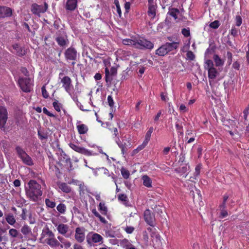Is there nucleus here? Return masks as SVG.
<instances>
[{
  "label": "nucleus",
  "mask_w": 249,
  "mask_h": 249,
  "mask_svg": "<svg viewBox=\"0 0 249 249\" xmlns=\"http://www.w3.org/2000/svg\"><path fill=\"white\" fill-rule=\"evenodd\" d=\"M28 187H25L27 197L32 201L36 202L42 195L41 185L36 181L32 179L28 183Z\"/></svg>",
  "instance_id": "1"
},
{
  "label": "nucleus",
  "mask_w": 249,
  "mask_h": 249,
  "mask_svg": "<svg viewBox=\"0 0 249 249\" xmlns=\"http://www.w3.org/2000/svg\"><path fill=\"white\" fill-rule=\"evenodd\" d=\"M39 242L49 245L53 249L58 247L63 248V246L56 239L54 234L48 228L44 229L39 238Z\"/></svg>",
  "instance_id": "2"
},
{
  "label": "nucleus",
  "mask_w": 249,
  "mask_h": 249,
  "mask_svg": "<svg viewBox=\"0 0 249 249\" xmlns=\"http://www.w3.org/2000/svg\"><path fill=\"white\" fill-rule=\"evenodd\" d=\"M154 43L146 38L139 37L136 38L135 48L140 50H151L154 48Z\"/></svg>",
  "instance_id": "3"
},
{
  "label": "nucleus",
  "mask_w": 249,
  "mask_h": 249,
  "mask_svg": "<svg viewBox=\"0 0 249 249\" xmlns=\"http://www.w3.org/2000/svg\"><path fill=\"white\" fill-rule=\"evenodd\" d=\"M66 60L71 62V65L74 66L76 64L75 61L77 59V52L76 50L72 47L68 48L64 53Z\"/></svg>",
  "instance_id": "4"
},
{
  "label": "nucleus",
  "mask_w": 249,
  "mask_h": 249,
  "mask_svg": "<svg viewBox=\"0 0 249 249\" xmlns=\"http://www.w3.org/2000/svg\"><path fill=\"white\" fill-rule=\"evenodd\" d=\"M18 83L22 91L25 92H29L31 90L32 84L31 79L29 78H20Z\"/></svg>",
  "instance_id": "5"
},
{
  "label": "nucleus",
  "mask_w": 249,
  "mask_h": 249,
  "mask_svg": "<svg viewBox=\"0 0 249 249\" xmlns=\"http://www.w3.org/2000/svg\"><path fill=\"white\" fill-rule=\"evenodd\" d=\"M8 120V111L5 107L0 105V129H4Z\"/></svg>",
  "instance_id": "6"
},
{
  "label": "nucleus",
  "mask_w": 249,
  "mask_h": 249,
  "mask_svg": "<svg viewBox=\"0 0 249 249\" xmlns=\"http://www.w3.org/2000/svg\"><path fill=\"white\" fill-rule=\"evenodd\" d=\"M69 145L72 150L80 154L87 156H90L93 155L91 151L89 150L84 147L79 146V145L75 144L74 143L71 142L69 144Z\"/></svg>",
  "instance_id": "7"
},
{
  "label": "nucleus",
  "mask_w": 249,
  "mask_h": 249,
  "mask_svg": "<svg viewBox=\"0 0 249 249\" xmlns=\"http://www.w3.org/2000/svg\"><path fill=\"white\" fill-rule=\"evenodd\" d=\"M86 229L83 227H78L75 230V239L78 243H82L85 239Z\"/></svg>",
  "instance_id": "8"
},
{
  "label": "nucleus",
  "mask_w": 249,
  "mask_h": 249,
  "mask_svg": "<svg viewBox=\"0 0 249 249\" xmlns=\"http://www.w3.org/2000/svg\"><path fill=\"white\" fill-rule=\"evenodd\" d=\"M117 73V69L114 67H111L110 71L107 68L105 69V80L108 85L110 84L111 82L113 80V77L116 76Z\"/></svg>",
  "instance_id": "9"
},
{
  "label": "nucleus",
  "mask_w": 249,
  "mask_h": 249,
  "mask_svg": "<svg viewBox=\"0 0 249 249\" xmlns=\"http://www.w3.org/2000/svg\"><path fill=\"white\" fill-rule=\"evenodd\" d=\"M61 83L62 84V88L65 91L70 93L72 87V81L70 77L65 76L61 79Z\"/></svg>",
  "instance_id": "10"
},
{
  "label": "nucleus",
  "mask_w": 249,
  "mask_h": 249,
  "mask_svg": "<svg viewBox=\"0 0 249 249\" xmlns=\"http://www.w3.org/2000/svg\"><path fill=\"white\" fill-rule=\"evenodd\" d=\"M145 221L151 227L154 226L155 216L153 213L149 209H146L143 213Z\"/></svg>",
  "instance_id": "11"
},
{
  "label": "nucleus",
  "mask_w": 249,
  "mask_h": 249,
  "mask_svg": "<svg viewBox=\"0 0 249 249\" xmlns=\"http://www.w3.org/2000/svg\"><path fill=\"white\" fill-rule=\"evenodd\" d=\"M77 3L78 0H67L65 8L66 10L73 11L77 8Z\"/></svg>",
  "instance_id": "12"
},
{
  "label": "nucleus",
  "mask_w": 249,
  "mask_h": 249,
  "mask_svg": "<svg viewBox=\"0 0 249 249\" xmlns=\"http://www.w3.org/2000/svg\"><path fill=\"white\" fill-rule=\"evenodd\" d=\"M55 41L60 47H62L66 46L69 43V40L65 33L63 36H57L55 38Z\"/></svg>",
  "instance_id": "13"
},
{
  "label": "nucleus",
  "mask_w": 249,
  "mask_h": 249,
  "mask_svg": "<svg viewBox=\"0 0 249 249\" xmlns=\"http://www.w3.org/2000/svg\"><path fill=\"white\" fill-rule=\"evenodd\" d=\"M12 48L15 51L16 54L18 56H23L26 54L24 48L22 47L18 43L13 44Z\"/></svg>",
  "instance_id": "14"
},
{
  "label": "nucleus",
  "mask_w": 249,
  "mask_h": 249,
  "mask_svg": "<svg viewBox=\"0 0 249 249\" xmlns=\"http://www.w3.org/2000/svg\"><path fill=\"white\" fill-rule=\"evenodd\" d=\"M49 170L50 172H53L57 178L60 177L61 174L60 170L53 160L49 162Z\"/></svg>",
  "instance_id": "15"
},
{
  "label": "nucleus",
  "mask_w": 249,
  "mask_h": 249,
  "mask_svg": "<svg viewBox=\"0 0 249 249\" xmlns=\"http://www.w3.org/2000/svg\"><path fill=\"white\" fill-rule=\"evenodd\" d=\"M11 15L12 10L11 8L4 6H0V18L9 17Z\"/></svg>",
  "instance_id": "16"
},
{
  "label": "nucleus",
  "mask_w": 249,
  "mask_h": 249,
  "mask_svg": "<svg viewBox=\"0 0 249 249\" xmlns=\"http://www.w3.org/2000/svg\"><path fill=\"white\" fill-rule=\"evenodd\" d=\"M180 11L178 9L170 6L168 8L167 15L173 17L175 20H177L178 18V15Z\"/></svg>",
  "instance_id": "17"
},
{
  "label": "nucleus",
  "mask_w": 249,
  "mask_h": 249,
  "mask_svg": "<svg viewBox=\"0 0 249 249\" xmlns=\"http://www.w3.org/2000/svg\"><path fill=\"white\" fill-rule=\"evenodd\" d=\"M147 230L151 232V237L153 241L155 240L156 242H160V236L159 234L156 233L155 229H153L151 227H148L147 228Z\"/></svg>",
  "instance_id": "18"
},
{
  "label": "nucleus",
  "mask_w": 249,
  "mask_h": 249,
  "mask_svg": "<svg viewBox=\"0 0 249 249\" xmlns=\"http://www.w3.org/2000/svg\"><path fill=\"white\" fill-rule=\"evenodd\" d=\"M155 53L160 56H164L168 53L165 44H163L157 49Z\"/></svg>",
  "instance_id": "19"
},
{
  "label": "nucleus",
  "mask_w": 249,
  "mask_h": 249,
  "mask_svg": "<svg viewBox=\"0 0 249 249\" xmlns=\"http://www.w3.org/2000/svg\"><path fill=\"white\" fill-rule=\"evenodd\" d=\"M90 239L93 243L101 244L103 242V237L100 234L97 233H92Z\"/></svg>",
  "instance_id": "20"
},
{
  "label": "nucleus",
  "mask_w": 249,
  "mask_h": 249,
  "mask_svg": "<svg viewBox=\"0 0 249 249\" xmlns=\"http://www.w3.org/2000/svg\"><path fill=\"white\" fill-rule=\"evenodd\" d=\"M219 74V72L216 68H211L208 71V76L209 79L210 85H211L210 79H214Z\"/></svg>",
  "instance_id": "21"
},
{
  "label": "nucleus",
  "mask_w": 249,
  "mask_h": 249,
  "mask_svg": "<svg viewBox=\"0 0 249 249\" xmlns=\"http://www.w3.org/2000/svg\"><path fill=\"white\" fill-rule=\"evenodd\" d=\"M69 229V226L67 224H60L58 225L57 227V230L58 232L64 235H65L66 234L68 231Z\"/></svg>",
  "instance_id": "22"
},
{
  "label": "nucleus",
  "mask_w": 249,
  "mask_h": 249,
  "mask_svg": "<svg viewBox=\"0 0 249 249\" xmlns=\"http://www.w3.org/2000/svg\"><path fill=\"white\" fill-rule=\"evenodd\" d=\"M165 45L167 47L168 53L177 50L179 46V42H167Z\"/></svg>",
  "instance_id": "23"
},
{
  "label": "nucleus",
  "mask_w": 249,
  "mask_h": 249,
  "mask_svg": "<svg viewBox=\"0 0 249 249\" xmlns=\"http://www.w3.org/2000/svg\"><path fill=\"white\" fill-rule=\"evenodd\" d=\"M115 141L119 147L121 148L122 153L123 155H124L127 151V148L126 147V143H123L122 142H121L119 137H117V138L115 139Z\"/></svg>",
  "instance_id": "24"
},
{
  "label": "nucleus",
  "mask_w": 249,
  "mask_h": 249,
  "mask_svg": "<svg viewBox=\"0 0 249 249\" xmlns=\"http://www.w3.org/2000/svg\"><path fill=\"white\" fill-rule=\"evenodd\" d=\"M20 159L22 162L27 165L32 166L34 165V161L27 154H26V156H24Z\"/></svg>",
  "instance_id": "25"
},
{
  "label": "nucleus",
  "mask_w": 249,
  "mask_h": 249,
  "mask_svg": "<svg viewBox=\"0 0 249 249\" xmlns=\"http://www.w3.org/2000/svg\"><path fill=\"white\" fill-rule=\"evenodd\" d=\"M76 127L77 131L80 134H85L89 130L88 126L83 124L77 125Z\"/></svg>",
  "instance_id": "26"
},
{
  "label": "nucleus",
  "mask_w": 249,
  "mask_h": 249,
  "mask_svg": "<svg viewBox=\"0 0 249 249\" xmlns=\"http://www.w3.org/2000/svg\"><path fill=\"white\" fill-rule=\"evenodd\" d=\"M31 11L33 14L37 15H39L41 13L44 12L42 10L41 6L36 3H34L32 5Z\"/></svg>",
  "instance_id": "27"
},
{
  "label": "nucleus",
  "mask_w": 249,
  "mask_h": 249,
  "mask_svg": "<svg viewBox=\"0 0 249 249\" xmlns=\"http://www.w3.org/2000/svg\"><path fill=\"white\" fill-rule=\"evenodd\" d=\"M58 185L59 188L64 193H69L71 191V188L66 183L60 182Z\"/></svg>",
  "instance_id": "28"
},
{
  "label": "nucleus",
  "mask_w": 249,
  "mask_h": 249,
  "mask_svg": "<svg viewBox=\"0 0 249 249\" xmlns=\"http://www.w3.org/2000/svg\"><path fill=\"white\" fill-rule=\"evenodd\" d=\"M213 59L216 67L222 66L224 64V60L221 59L216 54H214Z\"/></svg>",
  "instance_id": "29"
},
{
  "label": "nucleus",
  "mask_w": 249,
  "mask_h": 249,
  "mask_svg": "<svg viewBox=\"0 0 249 249\" xmlns=\"http://www.w3.org/2000/svg\"><path fill=\"white\" fill-rule=\"evenodd\" d=\"M136 38V37L134 38L133 39H129V38L124 39L123 40L122 42L124 45L131 46H132V47L135 48Z\"/></svg>",
  "instance_id": "30"
},
{
  "label": "nucleus",
  "mask_w": 249,
  "mask_h": 249,
  "mask_svg": "<svg viewBox=\"0 0 249 249\" xmlns=\"http://www.w3.org/2000/svg\"><path fill=\"white\" fill-rule=\"evenodd\" d=\"M142 179L143 180V184L144 186L148 188L152 187V180L148 176H143L142 177Z\"/></svg>",
  "instance_id": "31"
},
{
  "label": "nucleus",
  "mask_w": 249,
  "mask_h": 249,
  "mask_svg": "<svg viewBox=\"0 0 249 249\" xmlns=\"http://www.w3.org/2000/svg\"><path fill=\"white\" fill-rule=\"evenodd\" d=\"M57 239L58 240V241L62 243L60 244L63 246V248L65 247V248H69L71 246V242L69 241L66 240L63 237L58 236L57 237Z\"/></svg>",
  "instance_id": "32"
},
{
  "label": "nucleus",
  "mask_w": 249,
  "mask_h": 249,
  "mask_svg": "<svg viewBox=\"0 0 249 249\" xmlns=\"http://www.w3.org/2000/svg\"><path fill=\"white\" fill-rule=\"evenodd\" d=\"M98 210L104 215H107V208L104 203L100 202L98 206Z\"/></svg>",
  "instance_id": "33"
},
{
  "label": "nucleus",
  "mask_w": 249,
  "mask_h": 249,
  "mask_svg": "<svg viewBox=\"0 0 249 249\" xmlns=\"http://www.w3.org/2000/svg\"><path fill=\"white\" fill-rule=\"evenodd\" d=\"M15 150L18 157L21 159L24 156H26L27 153L20 146H16Z\"/></svg>",
  "instance_id": "34"
},
{
  "label": "nucleus",
  "mask_w": 249,
  "mask_h": 249,
  "mask_svg": "<svg viewBox=\"0 0 249 249\" xmlns=\"http://www.w3.org/2000/svg\"><path fill=\"white\" fill-rule=\"evenodd\" d=\"M153 127H150L145 134V139H144V141L143 142L145 143V144H146V145L148 144V142L150 140L151 134L153 132Z\"/></svg>",
  "instance_id": "35"
},
{
  "label": "nucleus",
  "mask_w": 249,
  "mask_h": 249,
  "mask_svg": "<svg viewBox=\"0 0 249 249\" xmlns=\"http://www.w3.org/2000/svg\"><path fill=\"white\" fill-rule=\"evenodd\" d=\"M21 232L25 236L32 234L31 229L27 225H24L21 228Z\"/></svg>",
  "instance_id": "36"
},
{
  "label": "nucleus",
  "mask_w": 249,
  "mask_h": 249,
  "mask_svg": "<svg viewBox=\"0 0 249 249\" xmlns=\"http://www.w3.org/2000/svg\"><path fill=\"white\" fill-rule=\"evenodd\" d=\"M157 8V6H151V7L148 8V9L147 14L148 16L151 17L152 19L154 18L156 16Z\"/></svg>",
  "instance_id": "37"
},
{
  "label": "nucleus",
  "mask_w": 249,
  "mask_h": 249,
  "mask_svg": "<svg viewBox=\"0 0 249 249\" xmlns=\"http://www.w3.org/2000/svg\"><path fill=\"white\" fill-rule=\"evenodd\" d=\"M6 222L11 225H13L16 223V219L13 214H9L6 217Z\"/></svg>",
  "instance_id": "38"
},
{
  "label": "nucleus",
  "mask_w": 249,
  "mask_h": 249,
  "mask_svg": "<svg viewBox=\"0 0 249 249\" xmlns=\"http://www.w3.org/2000/svg\"><path fill=\"white\" fill-rule=\"evenodd\" d=\"M214 64L213 61L210 59H207L205 62L204 68L205 70L208 71V70H210L211 68H213Z\"/></svg>",
  "instance_id": "39"
},
{
  "label": "nucleus",
  "mask_w": 249,
  "mask_h": 249,
  "mask_svg": "<svg viewBox=\"0 0 249 249\" xmlns=\"http://www.w3.org/2000/svg\"><path fill=\"white\" fill-rule=\"evenodd\" d=\"M92 213H93V214L96 216L97 217V218H98L100 220V221L104 223V224H106L107 223V221L105 219V218L103 217H102L99 213L96 211V210L95 209H94L92 210Z\"/></svg>",
  "instance_id": "40"
},
{
  "label": "nucleus",
  "mask_w": 249,
  "mask_h": 249,
  "mask_svg": "<svg viewBox=\"0 0 249 249\" xmlns=\"http://www.w3.org/2000/svg\"><path fill=\"white\" fill-rule=\"evenodd\" d=\"M66 206L64 204L60 203L57 207L56 209L58 212L61 214H64L66 211Z\"/></svg>",
  "instance_id": "41"
},
{
  "label": "nucleus",
  "mask_w": 249,
  "mask_h": 249,
  "mask_svg": "<svg viewBox=\"0 0 249 249\" xmlns=\"http://www.w3.org/2000/svg\"><path fill=\"white\" fill-rule=\"evenodd\" d=\"M45 202L46 206L50 208H53L55 207L56 204L55 202L51 200L49 198H46L45 200Z\"/></svg>",
  "instance_id": "42"
},
{
  "label": "nucleus",
  "mask_w": 249,
  "mask_h": 249,
  "mask_svg": "<svg viewBox=\"0 0 249 249\" xmlns=\"http://www.w3.org/2000/svg\"><path fill=\"white\" fill-rule=\"evenodd\" d=\"M121 173L124 179H127L130 176V173L129 171L124 168H122L121 169Z\"/></svg>",
  "instance_id": "43"
},
{
  "label": "nucleus",
  "mask_w": 249,
  "mask_h": 249,
  "mask_svg": "<svg viewBox=\"0 0 249 249\" xmlns=\"http://www.w3.org/2000/svg\"><path fill=\"white\" fill-rule=\"evenodd\" d=\"M146 145H147L146 144H145V143L142 142V144L138 146V147L136 149H134L133 151V152H132L133 155H135V154L138 153L139 151H140L141 150H142L143 148H144Z\"/></svg>",
  "instance_id": "44"
},
{
  "label": "nucleus",
  "mask_w": 249,
  "mask_h": 249,
  "mask_svg": "<svg viewBox=\"0 0 249 249\" xmlns=\"http://www.w3.org/2000/svg\"><path fill=\"white\" fill-rule=\"evenodd\" d=\"M53 105L55 110L58 112H60L62 106L61 104L58 103V101L55 100L54 102H53Z\"/></svg>",
  "instance_id": "45"
},
{
  "label": "nucleus",
  "mask_w": 249,
  "mask_h": 249,
  "mask_svg": "<svg viewBox=\"0 0 249 249\" xmlns=\"http://www.w3.org/2000/svg\"><path fill=\"white\" fill-rule=\"evenodd\" d=\"M220 26V23L218 20H214L213 22H212L210 25L209 26L210 28L216 29H217Z\"/></svg>",
  "instance_id": "46"
},
{
  "label": "nucleus",
  "mask_w": 249,
  "mask_h": 249,
  "mask_svg": "<svg viewBox=\"0 0 249 249\" xmlns=\"http://www.w3.org/2000/svg\"><path fill=\"white\" fill-rule=\"evenodd\" d=\"M239 32V30L235 26H232L230 31L231 35L233 37L237 36Z\"/></svg>",
  "instance_id": "47"
},
{
  "label": "nucleus",
  "mask_w": 249,
  "mask_h": 249,
  "mask_svg": "<svg viewBox=\"0 0 249 249\" xmlns=\"http://www.w3.org/2000/svg\"><path fill=\"white\" fill-rule=\"evenodd\" d=\"M181 33L184 37H187L190 36V31L189 27L187 28H183L181 30Z\"/></svg>",
  "instance_id": "48"
},
{
  "label": "nucleus",
  "mask_w": 249,
  "mask_h": 249,
  "mask_svg": "<svg viewBox=\"0 0 249 249\" xmlns=\"http://www.w3.org/2000/svg\"><path fill=\"white\" fill-rule=\"evenodd\" d=\"M114 3L115 4L116 9H117V12L118 14L119 17L121 16L122 12H121V7L120 6L119 2L118 0H114Z\"/></svg>",
  "instance_id": "49"
},
{
  "label": "nucleus",
  "mask_w": 249,
  "mask_h": 249,
  "mask_svg": "<svg viewBox=\"0 0 249 249\" xmlns=\"http://www.w3.org/2000/svg\"><path fill=\"white\" fill-rule=\"evenodd\" d=\"M124 230L127 234H131L134 231L135 228L132 226H127Z\"/></svg>",
  "instance_id": "50"
},
{
  "label": "nucleus",
  "mask_w": 249,
  "mask_h": 249,
  "mask_svg": "<svg viewBox=\"0 0 249 249\" xmlns=\"http://www.w3.org/2000/svg\"><path fill=\"white\" fill-rule=\"evenodd\" d=\"M9 234L13 237H17L18 235V231L16 229H11L9 231Z\"/></svg>",
  "instance_id": "51"
},
{
  "label": "nucleus",
  "mask_w": 249,
  "mask_h": 249,
  "mask_svg": "<svg viewBox=\"0 0 249 249\" xmlns=\"http://www.w3.org/2000/svg\"><path fill=\"white\" fill-rule=\"evenodd\" d=\"M79 189L80 194H81L82 193L84 194L85 191L87 190V187L84 183H81L79 185Z\"/></svg>",
  "instance_id": "52"
},
{
  "label": "nucleus",
  "mask_w": 249,
  "mask_h": 249,
  "mask_svg": "<svg viewBox=\"0 0 249 249\" xmlns=\"http://www.w3.org/2000/svg\"><path fill=\"white\" fill-rule=\"evenodd\" d=\"M186 56L188 59L190 60H194L195 58V55L193 52L190 51H188L186 53Z\"/></svg>",
  "instance_id": "53"
},
{
  "label": "nucleus",
  "mask_w": 249,
  "mask_h": 249,
  "mask_svg": "<svg viewBox=\"0 0 249 249\" xmlns=\"http://www.w3.org/2000/svg\"><path fill=\"white\" fill-rule=\"evenodd\" d=\"M235 23L237 26L239 27L242 23V18L239 15L236 16L235 17Z\"/></svg>",
  "instance_id": "54"
},
{
  "label": "nucleus",
  "mask_w": 249,
  "mask_h": 249,
  "mask_svg": "<svg viewBox=\"0 0 249 249\" xmlns=\"http://www.w3.org/2000/svg\"><path fill=\"white\" fill-rule=\"evenodd\" d=\"M175 125L178 132L179 133L180 135H182L183 134L182 126L177 123Z\"/></svg>",
  "instance_id": "55"
},
{
  "label": "nucleus",
  "mask_w": 249,
  "mask_h": 249,
  "mask_svg": "<svg viewBox=\"0 0 249 249\" xmlns=\"http://www.w3.org/2000/svg\"><path fill=\"white\" fill-rule=\"evenodd\" d=\"M107 103L108 104L109 106L112 109V108L114 106V101H113V98L111 95H108L107 96Z\"/></svg>",
  "instance_id": "56"
},
{
  "label": "nucleus",
  "mask_w": 249,
  "mask_h": 249,
  "mask_svg": "<svg viewBox=\"0 0 249 249\" xmlns=\"http://www.w3.org/2000/svg\"><path fill=\"white\" fill-rule=\"evenodd\" d=\"M41 91L43 97L44 98H47L49 97V93L46 89L45 86H43L41 88Z\"/></svg>",
  "instance_id": "57"
},
{
  "label": "nucleus",
  "mask_w": 249,
  "mask_h": 249,
  "mask_svg": "<svg viewBox=\"0 0 249 249\" xmlns=\"http://www.w3.org/2000/svg\"><path fill=\"white\" fill-rule=\"evenodd\" d=\"M243 114H244V119L245 121H248V116L249 114V105L247 107H246V108L243 111Z\"/></svg>",
  "instance_id": "58"
},
{
  "label": "nucleus",
  "mask_w": 249,
  "mask_h": 249,
  "mask_svg": "<svg viewBox=\"0 0 249 249\" xmlns=\"http://www.w3.org/2000/svg\"><path fill=\"white\" fill-rule=\"evenodd\" d=\"M227 57L228 59V63L229 65L231 64L232 61V54L230 52H228L227 53Z\"/></svg>",
  "instance_id": "59"
},
{
  "label": "nucleus",
  "mask_w": 249,
  "mask_h": 249,
  "mask_svg": "<svg viewBox=\"0 0 249 249\" xmlns=\"http://www.w3.org/2000/svg\"><path fill=\"white\" fill-rule=\"evenodd\" d=\"M118 198L119 200L125 202L127 200V197L126 195L124 194H119L118 196Z\"/></svg>",
  "instance_id": "60"
},
{
  "label": "nucleus",
  "mask_w": 249,
  "mask_h": 249,
  "mask_svg": "<svg viewBox=\"0 0 249 249\" xmlns=\"http://www.w3.org/2000/svg\"><path fill=\"white\" fill-rule=\"evenodd\" d=\"M220 210V213L219 217L221 218H223L227 216L228 215V212L226 209H221Z\"/></svg>",
  "instance_id": "61"
},
{
  "label": "nucleus",
  "mask_w": 249,
  "mask_h": 249,
  "mask_svg": "<svg viewBox=\"0 0 249 249\" xmlns=\"http://www.w3.org/2000/svg\"><path fill=\"white\" fill-rule=\"evenodd\" d=\"M201 170V166L200 165H197L195 167V172L194 173V176L195 177H197L200 174Z\"/></svg>",
  "instance_id": "62"
},
{
  "label": "nucleus",
  "mask_w": 249,
  "mask_h": 249,
  "mask_svg": "<svg viewBox=\"0 0 249 249\" xmlns=\"http://www.w3.org/2000/svg\"><path fill=\"white\" fill-rule=\"evenodd\" d=\"M43 112L49 117H55V116L50 112H49L46 107H43L42 109Z\"/></svg>",
  "instance_id": "63"
},
{
  "label": "nucleus",
  "mask_w": 249,
  "mask_h": 249,
  "mask_svg": "<svg viewBox=\"0 0 249 249\" xmlns=\"http://www.w3.org/2000/svg\"><path fill=\"white\" fill-rule=\"evenodd\" d=\"M130 6H131V3L129 2H126L124 4V9L125 10V12L126 13H128L130 9Z\"/></svg>",
  "instance_id": "64"
}]
</instances>
